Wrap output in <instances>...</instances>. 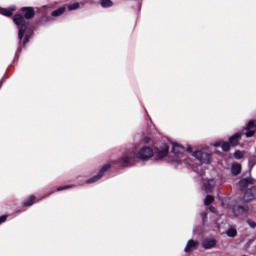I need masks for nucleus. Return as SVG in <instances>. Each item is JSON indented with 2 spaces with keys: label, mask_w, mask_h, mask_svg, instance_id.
<instances>
[{
  "label": "nucleus",
  "mask_w": 256,
  "mask_h": 256,
  "mask_svg": "<svg viewBox=\"0 0 256 256\" xmlns=\"http://www.w3.org/2000/svg\"><path fill=\"white\" fill-rule=\"evenodd\" d=\"M65 11H66L65 6H62L58 9L52 11L51 16L52 17H61V15H63V13H65Z\"/></svg>",
  "instance_id": "16"
},
{
  "label": "nucleus",
  "mask_w": 256,
  "mask_h": 256,
  "mask_svg": "<svg viewBox=\"0 0 256 256\" xmlns=\"http://www.w3.org/2000/svg\"><path fill=\"white\" fill-rule=\"evenodd\" d=\"M108 169H111V164H105L101 168L100 172L96 176H93L92 178L86 180V183H97V181H99V179L103 177V175L107 172Z\"/></svg>",
  "instance_id": "6"
},
{
  "label": "nucleus",
  "mask_w": 256,
  "mask_h": 256,
  "mask_svg": "<svg viewBox=\"0 0 256 256\" xmlns=\"http://www.w3.org/2000/svg\"><path fill=\"white\" fill-rule=\"evenodd\" d=\"M231 173L232 175H239V173H241V164L239 163L232 164Z\"/></svg>",
  "instance_id": "17"
},
{
  "label": "nucleus",
  "mask_w": 256,
  "mask_h": 256,
  "mask_svg": "<svg viewBox=\"0 0 256 256\" xmlns=\"http://www.w3.org/2000/svg\"><path fill=\"white\" fill-rule=\"evenodd\" d=\"M65 189H71V186L58 187L57 191H65Z\"/></svg>",
  "instance_id": "27"
},
{
  "label": "nucleus",
  "mask_w": 256,
  "mask_h": 256,
  "mask_svg": "<svg viewBox=\"0 0 256 256\" xmlns=\"http://www.w3.org/2000/svg\"><path fill=\"white\" fill-rule=\"evenodd\" d=\"M197 245H199V242H197L195 240H189L184 249L185 253H189V251H191L193 249H197Z\"/></svg>",
  "instance_id": "12"
},
{
  "label": "nucleus",
  "mask_w": 256,
  "mask_h": 256,
  "mask_svg": "<svg viewBox=\"0 0 256 256\" xmlns=\"http://www.w3.org/2000/svg\"><path fill=\"white\" fill-rule=\"evenodd\" d=\"M203 247L205 249H213V247H215V245H217V242L215 240H205L203 243H202Z\"/></svg>",
  "instance_id": "15"
},
{
  "label": "nucleus",
  "mask_w": 256,
  "mask_h": 256,
  "mask_svg": "<svg viewBox=\"0 0 256 256\" xmlns=\"http://www.w3.org/2000/svg\"><path fill=\"white\" fill-rule=\"evenodd\" d=\"M167 153H169V146L164 144L161 148L152 149L149 146L142 147L138 153L136 154V159H151V157H155V159H163V157H167Z\"/></svg>",
  "instance_id": "1"
},
{
  "label": "nucleus",
  "mask_w": 256,
  "mask_h": 256,
  "mask_svg": "<svg viewBox=\"0 0 256 256\" xmlns=\"http://www.w3.org/2000/svg\"><path fill=\"white\" fill-rule=\"evenodd\" d=\"M215 185H217V182L215 181V179L211 178V179H206L203 182V189L204 191H212V189L215 187Z\"/></svg>",
  "instance_id": "9"
},
{
  "label": "nucleus",
  "mask_w": 256,
  "mask_h": 256,
  "mask_svg": "<svg viewBox=\"0 0 256 256\" xmlns=\"http://www.w3.org/2000/svg\"><path fill=\"white\" fill-rule=\"evenodd\" d=\"M7 221V216H1L0 217V224L5 223Z\"/></svg>",
  "instance_id": "28"
},
{
  "label": "nucleus",
  "mask_w": 256,
  "mask_h": 256,
  "mask_svg": "<svg viewBox=\"0 0 256 256\" xmlns=\"http://www.w3.org/2000/svg\"><path fill=\"white\" fill-rule=\"evenodd\" d=\"M193 157H195V159H198V161H200L201 163H211V154L207 153V152H203V151H196L193 154Z\"/></svg>",
  "instance_id": "5"
},
{
  "label": "nucleus",
  "mask_w": 256,
  "mask_h": 256,
  "mask_svg": "<svg viewBox=\"0 0 256 256\" xmlns=\"http://www.w3.org/2000/svg\"><path fill=\"white\" fill-rule=\"evenodd\" d=\"M243 155H245V152H243V151L237 150L234 152L235 159H242Z\"/></svg>",
  "instance_id": "23"
},
{
  "label": "nucleus",
  "mask_w": 256,
  "mask_h": 256,
  "mask_svg": "<svg viewBox=\"0 0 256 256\" xmlns=\"http://www.w3.org/2000/svg\"><path fill=\"white\" fill-rule=\"evenodd\" d=\"M35 203V196H30L28 199L24 201V206L25 207H31Z\"/></svg>",
  "instance_id": "20"
},
{
  "label": "nucleus",
  "mask_w": 256,
  "mask_h": 256,
  "mask_svg": "<svg viewBox=\"0 0 256 256\" xmlns=\"http://www.w3.org/2000/svg\"><path fill=\"white\" fill-rule=\"evenodd\" d=\"M13 23L15 25H17V27L19 28L18 31V37L19 39H23V45H25L26 43L29 42V38L31 37V35H33V31L28 30L29 27V22L25 20V17L21 16V15H15L13 18Z\"/></svg>",
  "instance_id": "2"
},
{
  "label": "nucleus",
  "mask_w": 256,
  "mask_h": 256,
  "mask_svg": "<svg viewBox=\"0 0 256 256\" xmlns=\"http://www.w3.org/2000/svg\"><path fill=\"white\" fill-rule=\"evenodd\" d=\"M172 151L174 153L173 163H189L187 161V155H185V149L178 143H172Z\"/></svg>",
  "instance_id": "3"
},
{
  "label": "nucleus",
  "mask_w": 256,
  "mask_h": 256,
  "mask_svg": "<svg viewBox=\"0 0 256 256\" xmlns=\"http://www.w3.org/2000/svg\"><path fill=\"white\" fill-rule=\"evenodd\" d=\"M15 9H16L15 6H12L9 9L0 8V15H4L5 17H11Z\"/></svg>",
  "instance_id": "14"
},
{
  "label": "nucleus",
  "mask_w": 256,
  "mask_h": 256,
  "mask_svg": "<svg viewBox=\"0 0 256 256\" xmlns=\"http://www.w3.org/2000/svg\"><path fill=\"white\" fill-rule=\"evenodd\" d=\"M256 121L251 120L248 122V124L246 125L245 129L243 130L244 135L246 137H253V135H255L256 132Z\"/></svg>",
  "instance_id": "7"
},
{
  "label": "nucleus",
  "mask_w": 256,
  "mask_h": 256,
  "mask_svg": "<svg viewBox=\"0 0 256 256\" xmlns=\"http://www.w3.org/2000/svg\"><path fill=\"white\" fill-rule=\"evenodd\" d=\"M233 213L238 219H245L249 215V206H235Z\"/></svg>",
  "instance_id": "4"
},
{
  "label": "nucleus",
  "mask_w": 256,
  "mask_h": 256,
  "mask_svg": "<svg viewBox=\"0 0 256 256\" xmlns=\"http://www.w3.org/2000/svg\"><path fill=\"white\" fill-rule=\"evenodd\" d=\"M210 211H211L212 213H215V208H214V207H210Z\"/></svg>",
  "instance_id": "30"
},
{
  "label": "nucleus",
  "mask_w": 256,
  "mask_h": 256,
  "mask_svg": "<svg viewBox=\"0 0 256 256\" xmlns=\"http://www.w3.org/2000/svg\"><path fill=\"white\" fill-rule=\"evenodd\" d=\"M46 6H43L42 9H45Z\"/></svg>",
  "instance_id": "31"
},
{
  "label": "nucleus",
  "mask_w": 256,
  "mask_h": 256,
  "mask_svg": "<svg viewBox=\"0 0 256 256\" xmlns=\"http://www.w3.org/2000/svg\"><path fill=\"white\" fill-rule=\"evenodd\" d=\"M244 199L245 201H253V199H256V187L247 190L244 194Z\"/></svg>",
  "instance_id": "11"
},
{
  "label": "nucleus",
  "mask_w": 256,
  "mask_h": 256,
  "mask_svg": "<svg viewBox=\"0 0 256 256\" xmlns=\"http://www.w3.org/2000/svg\"><path fill=\"white\" fill-rule=\"evenodd\" d=\"M214 147H221L222 150L229 151L231 144L229 142L215 143Z\"/></svg>",
  "instance_id": "18"
},
{
  "label": "nucleus",
  "mask_w": 256,
  "mask_h": 256,
  "mask_svg": "<svg viewBox=\"0 0 256 256\" xmlns=\"http://www.w3.org/2000/svg\"><path fill=\"white\" fill-rule=\"evenodd\" d=\"M201 217H202V220L205 221V219H207V213L202 212Z\"/></svg>",
  "instance_id": "29"
},
{
  "label": "nucleus",
  "mask_w": 256,
  "mask_h": 256,
  "mask_svg": "<svg viewBox=\"0 0 256 256\" xmlns=\"http://www.w3.org/2000/svg\"><path fill=\"white\" fill-rule=\"evenodd\" d=\"M227 235L228 237H235V235H237V230L230 228L227 230Z\"/></svg>",
  "instance_id": "24"
},
{
  "label": "nucleus",
  "mask_w": 256,
  "mask_h": 256,
  "mask_svg": "<svg viewBox=\"0 0 256 256\" xmlns=\"http://www.w3.org/2000/svg\"><path fill=\"white\" fill-rule=\"evenodd\" d=\"M247 183H249L250 185H253V179L251 178H246L245 180H242L240 182L241 185H247Z\"/></svg>",
  "instance_id": "25"
},
{
  "label": "nucleus",
  "mask_w": 256,
  "mask_h": 256,
  "mask_svg": "<svg viewBox=\"0 0 256 256\" xmlns=\"http://www.w3.org/2000/svg\"><path fill=\"white\" fill-rule=\"evenodd\" d=\"M213 201H215V198H213V196L208 195L205 198L204 203H205V205H211V203H213Z\"/></svg>",
  "instance_id": "22"
},
{
  "label": "nucleus",
  "mask_w": 256,
  "mask_h": 256,
  "mask_svg": "<svg viewBox=\"0 0 256 256\" xmlns=\"http://www.w3.org/2000/svg\"><path fill=\"white\" fill-rule=\"evenodd\" d=\"M79 7H81V4H79V2H76V3L68 5V10L75 11V10L79 9Z\"/></svg>",
  "instance_id": "21"
},
{
  "label": "nucleus",
  "mask_w": 256,
  "mask_h": 256,
  "mask_svg": "<svg viewBox=\"0 0 256 256\" xmlns=\"http://www.w3.org/2000/svg\"><path fill=\"white\" fill-rule=\"evenodd\" d=\"M21 11L24 13L25 19H33L35 17V9L33 7H23Z\"/></svg>",
  "instance_id": "10"
},
{
  "label": "nucleus",
  "mask_w": 256,
  "mask_h": 256,
  "mask_svg": "<svg viewBox=\"0 0 256 256\" xmlns=\"http://www.w3.org/2000/svg\"><path fill=\"white\" fill-rule=\"evenodd\" d=\"M131 159H137V154L130 152L128 155H124L119 159V162L123 167H128L131 163Z\"/></svg>",
  "instance_id": "8"
},
{
  "label": "nucleus",
  "mask_w": 256,
  "mask_h": 256,
  "mask_svg": "<svg viewBox=\"0 0 256 256\" xmlns=\"http://www.w3.org/2000/svg\"><path fill=\"white\" fill-rule=\"evenodd\" d=\"M247 224L249 225V227H251L252 229L256 228V223L253 220H247Z\"/></svg>",
  "instance_id": "26"
},
{
  "label": "nucleus",
  "mask_w": 256,
  "mask_h": 256,
  "mask_svg": "<svg viewBox=\"0 0 256 256\" xmlns=\"http://www.w3.org/2000/svg\"><path fill=\"white\" fill-rule=\"evenodd\" d=\"M101 7L108 8L113 7V1L111 0H100Z\"/></svg>",
  "instance_id": "19"
},
{
  "label": "nucleus",
  "mask_w": 256,
  "mask_h": 256,
  "mask_svg": "<svg viewBox=\"0 0 256 256\" xmlns=\"http://www.w3.org/2000/svg\"><path fill=\"white\" fill-rule=\"evenodd\" d=\"M241 139V134L236 133L235 135L231 136L229 139V144L231 147H235V145L239 144V140Z\"/></svg>",
  "instance_id": "13"
}]
</instances>
